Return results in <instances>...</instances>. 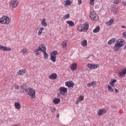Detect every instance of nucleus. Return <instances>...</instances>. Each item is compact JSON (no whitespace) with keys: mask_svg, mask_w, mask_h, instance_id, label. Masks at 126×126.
I'll list each match as a JSON object with an SVG mask.
<instances>
[{"mask_svg":"<svg viewBox=\"0 0 126 126\" xmlns=\"http://www.w3.org/2000/svg\"><path fill=\"white\" fill-rule=\"evenodd\" d=\"M40 30L41 31H43V30H44V28L42 27L40 28Z\"/></svg>","mask_w":126,"mask_h":126,"instance_id":"nucleus-52","label":"nucleus"},{"mask_svg":"<svg viewBox=\"0 0 126 126\" xmlns=\"http://www.w3.org/2000/svg\"><path fill=\"white\" fill-rule=\"evenodd\" d=\"M70 15L69 14H67L63 16V19H67V18H69Z\"/></svg>","mask_w":126,"mask_h":126,"instance_id":"nucleus-34","label":"nucleus"},{"mask_svg":"<svg viewBox=\"0 0 126 126\" xmlns=\"http://www.w3.org/2000/svg\"><path fill=\"white\" fill-rule=\"evenodd\" d=\"M20 70H21V72H22V73H23V74H24L26 72L25 69H21Z\"/></svg>","mask_w":126,"mask_h":126,"instance_id":"nucleus-42","label":"nucleus"},{"mask_svg":"<svg viewBox=\"0 0 126 126\" xmlns=\"http://www.w3.org/2000/svg\"><path fill=\"white\" fill-rule=\"evenodd\" d=\"M39 51H43V48H42V46H39L37 48V49H35V54L36 55V56H39L40 55V53H39Z\"/></svg>","mask_w":126,"mask_h":126,"instance_id":"nucleus-13","label":"nucleus"},{"mask_svg":"<svg viewBox=\"0 0 126 126\" xmlns=\"http://www.w3.org/2000/svg\"><path fill=\"white\" fill-rule=\"evenodd\" d=\"M99 67V65L97 64H93V69H95Z\"/></svg>","mask_w":126,"mask_h":126,"instance_id":"nucleus-32","label":"nucleus"},{"mask_svg":"<svg viewBox=\"0 0 126 126\" xmlns=\"http://www.w3.org/2000/svg\"><path fill=\"white\" fill-rule=\"evenodd\" d=\"M99 31H100V27L99 26H97L95 29H94L93 30V32L94 33H98V32H99Z\"/></svg>","mask_w":126,"mask_h":126,"instance_id":"nucleus-25","label":"nucleus"},{"mask_svg":"<svg viewBox=\"0 0 126 126\" xmlns=\"http://www.w3.org/2000/svg\"><path fill=\"white\" fill-rule=\"evenodd\" d=\"M78 1L79 4H81V3H82V0H78Z\"/></svg>","mask_w":126,"mask_h":126,"instance_id":"nucleus-45","label":"nucleus"},{"mask_svg":"<svg viewBox=\"0 0 126 126\" xmlns=\"http://www.w3.org/2000/svg\"><path fill=\"white\" fill-rule=\"evenodd\" d=\"M22 54H25L27 53V50L26 48H24L22 50Z\"/></svg>","mask_w":126,"mask_h":126,"instance_id":"nucleus-37","label":"nucleus"},{"mask_svg":"<svg viewBox=\"0 0 126 126\" xmlns=\"http://www.w3.org/2000/svg\"><path fill=\"white\" fill-rule=\"evenodd\" d=\"M111 10L113 12H115V11H116V6H113L111 8Z\"/></svg>","mask_w":126,"mask_h":126,"instance_id":"nucleus-38","label":"nucleus"},{"mask_svg":"<svg viewBox=\"0 0 126 126\" xmlns=\"http://www.w3.org/2000/svg\"><path fill=\"white\" fill-rule=\"evenodd\" d=\"M51 111L52 113H55V112H56V107L55 106L52 107Z\"/></svg>","mask_w":126,"mask_h":126,"instance_id":"nucleus-36","label":"nucleus"},{"mask_svg":"<svg viewBox=\"0 0 126 126\" xmlns=\"http://www.w3.org/2000/svg\"><path fill=\"white\" fill-rule=\"evenodd\" d=\"M65 85L69 88H70V87L73 88V86H74V83L72 81H69L65 82Z\"/></svg>","mask_w":126,"mask_h":126,"instance_id":"nucleus-11","label":"nucleus"},{"mask_svg":"<svg viewBox=\"0 0 126 126\" xmlns=\"http://www.w3.org/2000/svg\"><path fill=\"white\" fill-rule=\"evenodd\" d=\"M29 93V89H25L23 90V93H24L25 94H28Z\"/></svg>","mask_w":126,"mask_h":126,"instance_id":"nucleus-33","label":"nucleus"},{"mask_svg":"<svg viewBox=\"0 0 126 126\" xmlns=\"http://www.w3.org/2000/svg\"><path fill=\"white\" fill-rule=\"evenodd\" d=\"M21 88L22 89H23V90H24V89H25V87L24 86V85H22L21 86Z\"/></svg>","mask_w":126,"mask_h":126,"instance_id":"nucleus-44","label":"nucleus"},{"mask_svg":"<svg viewBox=\"0 0 126 126\" xmlns=\"http://www.w3.org/2000/svg\"><path fill=\"white\" fill-rule=\"evenodd\" d=\"M38 35V36H41V35H42V31H40V30H39Z\"/></svg>","mask_w":126,"mask_h":126,"instance_id":"nucleus-41","label":"nucleus"},{"mask_svg":"<svg viewBox=\"0 0 126 126\" xmlns=\"http://www.w3.org/2000/svg\"><path fill=\"white\" fill-rule=\"evenodd\" d=\"M115 93H119V90H118L117 89H115Z\"/></svg>","mask_w":126,"mask_h":126,"instance_id":"nucleus-51","label":"nucleus"},{"mask_svg":"<svg viewBox=\"0 0 126 126\" xmlns=\"http://www.w3.org/2000/svg\"><path fill=\"white\" fill-rule=\"evenodd\" d=\"M80 102V100H76V105H78V104H79Z\"/></svg>","mask_w":126,"mask_h":126,"instance_id":"nucleus-46","label":"nucleus"},{"mask_svg":"<svg viewBox=\"0 0 126 126\" xmlns=\"http://www.w3.org/2000/svg\"><path fill=\"white\" fill-rule=\"evenodd\" d=\"M122 48V45L119 44V43H117V42L115 44V45L113 48V50L115 51V52H119L120 51V49Z\"/></svg>","mask_w":126,"mask_h":126,"instance_id":"nucleus-9","label":"nucleus"},{"mask_svg":"<svg viewBox=\"0 0 126 126\" xmlns=\"http://www.w3.org/2000/svg\"><path fill=\"white\" fill-rule=\"evenodd\" d=\"M0 50L2 51H11V49L8 47H6L5 46H3V45H0Z\"/></svg>","mask_w":126,"mask_h":126,"instance_id":"nucleus-12","label":"nucleus"},{"mask_svg":"<svg viewBox=\"0 0 126 126\" xmlns=\"http://www.w3.org/2000/svg\"><path fill=\"white\" fill-rule=\"evenodd\" d=\"M66 23L68 24L69 26H70L71 27H73L74 26V23L72 21H67Z\"/></svg>","mask_w":126,"mask_h":126,"instance_id":"nucleus-24","label":"nucleus"},{"mask_svg":"<svg viewBox=\"0 0 126 126\" xmlns=\"http://www.w3.org/2000/svg\"><path fill=\"white\" fill-rule=\"evenodd\" d=\"M122 2H123V5L126 6V2H124V1H122Z\"/></svg>","mask_w":126,"mask_h":126,"instance_id":"nucleus-50","label":"nucleus"},{"mask_svg":"<svg viewBox=\"0 0 126 126\" xmlns=\"http://www.w3.org/2000/svg\"><path fill=\"white\" fill-rule=\"evenodd\" d=\"M70 67L71 70H75L77 68V64L74 63L70 65Z\"/></svg>","mask_w":126,"mask_h":126,"instance_id":"nucleus-15","label":"nucleus"},{"mask_svg":"<svg viewBox=\"0 0 126 126\" xmlns=\"http://www.w3.org/2000/svg\"><path fill=\"white\" fill-rule=\"evenodd\" d=\"M116 82H117V80L113 79L112 81L111 80L109 84L111 85V86H114V85H115V84L114 83H116Z\"/></svg>","mask_w":126,"mask_h":126,"instance_id":"nucleus-27","label":"nucleus"},{"mask_svg":"<svg viewBox=\"0 0 126 126\" xmlns=\"http://www.w3.org/2000/svg\"><path fill=\"white\" fill-rule=\"evenodd\" d=\"M17 73H18V75H22V73L21 72V70H20L17 72Z\"/></svg>","mask_w":126,"mask_h":126,"instance_id":"nucleus-43","label":"nucleus"},{"mask_svg":"<svg viewBox=\"0 0 126 126\" xmlns=\"http://www.w3.org/2000/svg\"><path fill=\"white\" fill-rule=\"evenodd\" d=\"M123 35L124 37H125V38H126V32H124L123 33Z\"/></svg>","mask_w":126,"mask_h":126,"instance_id":"nucleus-47","label":"nucleus"},{"mask_svg":"<svg viewBox=\"0 0 126 126\" xmlns=\"http://www.w3.org/2000/svg\"><path fill=\"white\" fill-rule=\"evenodd\" d=\"M120 2H121V0H114L113 1V3H115V4H118Z\"/></svg>","mask_w":126,"mask_h":126,"instance_id":"nucleus-35","label":"nucleus"},{"mask_svg":"<svg viewBox=\"0 0 126 126\" xmlns=\"http://www.w3.org/2000/svg\"><path fill=\"white\" fill-rule=\"evenodd\" d=\"M9 4L10 6H12L13 8H14L18 5V0H11Z\"/></svg>","mask_w":126,"mask_h":126,"instance_id":"nucleus-7","label":"nucleus"},{"mask_svg":"<svg viewBox=\"0 0 126 126\" xmlns=\"http://www.w3.org/2000/svg\"><path fill=\"white\" fill-rule=\"evenodd\" d=\"M114 21L115 20H114V19H110L109 21L106 22L105 24H106V25H108V26H111L112 23H114Z\"/></svg>","mask_w":126,"mask_h":126,"instance_id":"nucleus-17","label":"nucleus"},{"mask_svg":"<svg viewBox=\"0 0 126 126\" xmlns=\"http://www.w3.org/2000/svg\"><path fill=\"white\" fill-rule=\"evenodd\" d=\"M79 100L80 101H83V100H84V97L83 96H80L79 98Z\"/></svg>","mask_w":126,"mask_h":126,"instance_id":"nucleus-39","label":"nucleus"},{"mask_svg":"<svg viewBox=\"0 0 126 126\" xmlns=\"http://www.w3.org/2000/svg\"><path fill=\"white\" fill-rule=\"evenodd\" d=\"M89 28V24L88 23H86L85 25H80L78 27V31L79 32H82L84 30V32H86Z\"/></svg>","mask_w":126,"mask_h":126,"instance_id":"nucleus-2","label":"nucleus"},{"mask_svg":"<svg viewBox=\"0 0 126 126\" xmlns=\"http://www.w3.org/2000/svg\"><path fill=\"white\" fill-rule=\"evenodd\" d=\"M126 45H125V46H124V50H126Z\"/></svg>","mask_w":126,"mask_h":126,"instance_id":"nucleus-55","label":"nucleus"},{"mask_svg":"<svg viewBox=\"0 0 126 126\" xmlns=\"http://www.w3.org/2000/svg\"><path fill=\"white\" fill-rule=\"evenodd\" d=\"M41 48H42V52L43 53L44 55H43V58L44 60H48L49 58V55L47 52H46V51L47 49L46 48V46L44 44H41L40 45Z\"/></svg>","mask_w":126,"mask_h":126,"instance_id":"nucleus-5","label":"nucleus"},{"mask_svg":"<svg viewBox=\"0 0 126 126\" xmlns=\"http://www.w3.org/2000/svg\"><path fill=\"white\" fill-rule=\"evenodd\" d=\"M54 104H59L61 102V99L60 98H55L53 101Z\"/></svg>","mask_w":126,"mask_h":126,"instance_id":"nucleus-26","label":"nucleus"},{"mask_svg":"<svg viewBox=\"0 0 126 126\" xmlns=\"http://www.w3.org/2000/svg\"><path fill=\"white\" fill-rule=\"evenodd\" d=\"M59 54V52L57 51H53L51 53L50 60L53 63H56L57 60V55Z\"/></svg>","mask_w":126,"mask_h":126,"instance_id":"nucleus-4","label":"nucleus"},{"mask_svg":"<svg viewBox=\"0 0 126 126\" xmlns=\"http://www.w3.org/2000/svg\"><path fill=\"white\" fill-rule=\"evenodd\" d=\"M107 87H108V91L114 92V89H113V88H112L111 86H110L109 85H108Z\"/></svg>","mask_w":126,"mask_h":126,"instance_id":"nucleus-29","label":"nucleus"},{"mask_svg":"<svg viewBox=\"0 0 126 126\" xmlns=\"http://www.w3.org/2000/svg\"><path fill=\"white\" fill-rule=\"evenodd\" d=\"M81 45L83 46V47H87V40L86 39H84L82 41L81 43Z\"/></svg>","mask_w":126,"mask_h":126,"instance_id":"nucleus-21","label":"nucleus"},{"mask_svg":"<svg viewBox=\"0 0 126 126\" xmlns=\"http://www.w3.org/2000/svg\"><path fill=\"white\" fill-rule=\"evenodd\" d=\"M50 79H52L53 80L56 79L57 77H58V75L56 73H52L51 75H50L49 76Z\"/></svg>","mask_w":126,"mask_h":126,"instance_id":"nucleus-16","label":"nucleus"},{"mask_svg":"<svg viewBox=\"0 0 126 126\" xmlns=\"http://www.w3.org/2000/svg\"><path fill=\"white\" fill-rule=\"evenodd\" d=\"M104 114H106V111L103 109H99L98 111H97V115L100 117V116H103Z\"/></svg>","mask_w":126,"mask_h":126,"instance_id":"nucleus-14","label":"nucleus"},{"mask_svg":"<svg viewBox=\"0 0 126 126\" xmlns=\"http://www.w3.org/2000/svg\"><path fill=\"white\" fill-rule=\"evenodd\" d=\"M96 85V82L93 81L91 83H89L87 84L88 87H91V86H95Z\"/></svg>","mask_w":126,"mask_h":126,"instance_id":"nucleus-23","label":"nucleus"},{"mask_svg":"<svg viewBox=\"0 0 126 126\" xmlns=\"http://www.w3.org/2000/svg\"><path fill=\"white\" fill-rule=\"evenodd\" d=\"M14 106L16 109H17V110H19L21 108V104H20L19 102H15Z\"/></svg>","mask_w":126,"mask_h":126,"instance_id":"nucleus-20","label":"nucleus"},{"mask_svg":"<svg viewBox=\"0 0 126 126\" xmlns=\"http://www.w3.org/2000/svg\"><path fill=\"white\" fill-rule=\"evenodd\" d=\"M11 18L7 16H3L1 18H0V24H6L7 25L9 24Z\"/></svg>","mask_w":126,"mask_h":126,"instance_id":"nucleus-1","label":"nucleus"},{"mask_svg":"<svg viewBox=\"0 0 126 126\" xmlns=\"http://www.w3.org/2000/svg\"><path fill=\"white\" fill-rule=\"evenodd\" d=\"M38 29H39V28H37V30H38Z\"/></svg>","mask_w":126,"mask_h":126,"instance_id":"nucleus-56","label":"nucleus"},{"mask_svg":"<svg viewBox=\"0 0 126 126\" xmlns=\"http://www.w3.org/2000/svg\"><path fill=\"white\" fill-rule=\"evenodd\" d=\"M95 0H91L90 1V3L91 5H94V1Z\"/></svg>","mask_w":126,"mask_h":126,"instance_id":"nucleus-40","label":"nucleus"},{"mask_svg":"<svg viewBox=\"0 0 126 126\" xmlns=\"http://www.w3.org/2000/svg\"><path fill=\"white\" fill-rule=\"evenodd\" d=\"M67 43V41L66 40H64L63 42L62 46L63 48H66Z\"/></svg>","mask_w":126,"mask_h":126,"instance_id":"nucleus-28","label":"nucleus"},{"mask_svg":"<svg viewBox=\"0 0 126 126\" xmlns=\"http://www.w3.org/2000/svg\"><path fill=\"white\" fill-rule=\"evenodd\" d=\"M15 89L16 90H17L19 89V86H16V87H15Z\"/></svg>","mask_w":126,"mask_h":126,"instance_id":"nucleus-48","label":"nucleus"},{"mask_svg":"<svg viewBox=\"0 0 126 126\" xmlns=\"http://www.w3.org/2000/svg\"><path fill=\"white\" fill-rule=\"evenodd\" d=\"M71 4V1L69 0H65V5H70Z\"/></svg>","mask_w":126,"mask_h":126,"instance_id":"nucleus-30","label":"nucleus"},{"mask_svg":"<svg viewBox=\"0 0 126 126\" xmlns=\"http://www.w3.org/2000/svg\"><path fill=\"white\" fill-rule=\"evenodd\" d=\"M114 89H116V88L115 87V85H114L113 86H111Z\"/></svg>","mask_w":126,"mask_h":126,"instance_id":"nucleus-54","label":"nucleus"},{"mask_svg":"<svg viewBox=\"0 0 126 126\" xmlns=\"http://www.w3.org/2000/svg\"><path fill=\"white\" fill-rule=\"evenodd\" d=\"M28 95L32 98V99H35L36 97L35 90L31 88H29Z\"/></svg>","mask_w":126,"mask_h":126,"instance_id":"nucleus-3","label":"nucleus"},{"mask_svg":"<svg viewBox=\"0 0 126 126\" xmlns=\"http://www.w3.org/2000/svg\"><path fill=\"white\" fill-rule=\"evenodd\" d=\"M41 25L43 27H47V23L46 22V19L43 18L42 20L41 21Z\"/></svg>","mask_w":126,"mask_h":126,"instance_id":"nucleus-22","label":"nucleus"},{"mask_svg":"<svg viewBox=\"0 0 126 126\" xmlns=\"http://www.w3.org/2000/svg\"><path fill=\"white\" fill-rule=\"evenodd\" d=\"M87 66H88L89 68H90V69H93V64L92 63H88L87 64Z\"/></svg>","mask_w":126,"mask_h":126,"instance_id":"nucleus-31","label":"nucleus"},{"mask_svg":"<svg viewBox=\"0 0 126 126\" xmlns=\"http://www.w3.org/2000/svg\"><path fill=\"white\" fill-rule=\"evenodd\" d=\"M56 117H57V118H59L60 115L59 114H57Z\"/></svg>","mask_w":126,"mask_h":126,"instance_id":"nucleus-53","label":"nucleus"},{"mask_svg":"<svg viewBox=\"0 0 126 126\" xmlns=\"http://www.w3.org/2000/svg\"><path fill=\"white\" fill-rule=\"evenodd\" d=\"M90 16L92 20H94V21H97L99 19V17H98V15L96 14L95 12H91Z\"/></svg>","mask_w":126,"mask_h":126,"instance_id":"nucleus-6","label":"nucleus"},{"mask_svg":"<svg viewBox=\"0 0 126 126\" xmlns=\"http://www.w3.org/2000/svg\"><path fill=\"white\" fill-rule=\"evenodd\" d=\"M116 43L119 45H121V47H124L126 45V41L124 39H118L116 41Z\"/></svg>","mask_w":126,"mask_h":126,"instance_id":"nucleus-10","label":"nucleus"},{"mask_svg":"<svg viewBox=\"0 0 126 126\" xmlns=\"http://www.w3.org/2000/svg\"><path fill=\"white\" fill-rule=\"evenodd\" d=\"M116 42V38H113L111 39H110L108 42V45H112V44H114V43Z\"/></svg>","mask_w":126,"mask_h":126,"instance_id":"nucleus-18","label":"nucleus"},{"mask_svg":"<svg viewBox=\"0 0 126 126\" xmlns=\"http://www.w3.org/2000/svg\"><path fill=\"white\" fill-rule=\"evenodd\" d=\"M59 91L62 95H66L67 94V89L63 87H60Z\"/></svg>","mask_w":126,"mask_h":126,"instance_id":"nucleus-8","label":"nucleus"},{"mask_svg":"<svg viewBox=\"0 0 126 126\" xmlns=\"http://www.w3.org/2000/svg\"><path fill=\"white\" fill-rule=\"evenodd\" d=\"M118 74L119 76L123 77L124 74H126V69H124L121 72H118Z\"/></svg>","mask_w":126,"mask_h":126,"instance_id":"nucleus-19","label":"nucleus"},{"mask_svg":"<svg viewBox=\"0 0 126 126\" xmlns=\"http://www.w3.org/2000/svg\"><path fill=\"white\" fill-rule=\"evenodd\" d=\"M121 28H122V29H126V26H121Z\"/></svg>","mask_w":126,"mask_h":126,"instance_id":"nucleus-49","label":"nucleus"}]
</instances>
